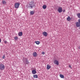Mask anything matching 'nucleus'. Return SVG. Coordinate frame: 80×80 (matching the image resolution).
I'll return each instance as SVG.
<instances>
[{"instance_id": "9d476101", "label": "nucleus", "mask_w": 80, "mask_h": 80, "mask_svg": "<svg viewBox=\"0 0 80 80\" xmlns=\"http://www.w3.org/2000/svg\"><path fill=\"white\" fill-rule=\"evenodd\" d=\"M32 74H34L37 73V71H36L35 70H32Z\"/></svg>"}, {"instance_id": "0eeeda50", "label": "nucleus", "mask_w": 80, "mask_h": 80, "mask_svg": "<svg viewBox=\"0 0 80 80\" xmlns=\"http://www.w3.org/2000/svg\"><path fill=\"white\" fill-rule=\"evenodd\" d=\"M76 26L77 27H80V23L79 22H77L76 23Z\"/></svg>"}, {"instance_id": "f03ea898", "label": "nucleus", "mask_w": 80, "mask_h": 80, "mask_svg": "<svg viewBox=\"0 0 80 80\" xmlns=\"http://www.w3.org/2000/svg\"><path fill=\"white\" fill-rule=\"evenodd\" d=\"M5 69V66L2 64L1 63L0 64V70H3Z\"/></svg>"}, {"instance_id": "2eb2a0df", "label": "nucleus", "mask_w": 80, "mask_h": 80, "mask_svg": "<svg viewBox=\"0 0 80 80\" xmlns=\"http://www.w3.org/2000/svg\"><path fill=\"white\" fill-rule=\"evenodd\" d=\"M59 76L61 78H64V75H63L60 74Z\"/></svg>"}, {"instance_id": "5701e85b", "label": "nucleus", "mask_w": 80, "mask_h": 80, "mask_svg": "<svg viewBox=\"0 0 80 80\" xmlns=\"http://www.w3.org/2000/svg\"><path fill=\"white\" fill-rule=\"evenodd\" d=\"M42 55H45V52H42Z\"/></svg>"}, {"instance_id": "a211bd4d", "label": "nucleus", "mask_w": 80, "mask_h": 80, "mask_svg": "<svg viewBox=\"0 0 80 80\" xmlns=\"http://www.w3.org/2000/svg\"><path fill=\"white\" fill-rule=\"evenodd\" d=\"M77 17H78V18H80V13H77Z\"/></svg>"}, {"instance_id": "f3484780", "label": "nucleus", "mask_w": 80, "mask_h": 80, "mask_svg": "<svg viewBox=\"0 0 80 80\" xmlns=\"http://www.w3.org/2000/svg\"><path fill=\"white\" fill-rule=\"evenodd\" d=\"M71 19V18L69 16H68V17L67 18V20H68V22L70 21Z\"/></svg>"}, {"instance_id": "ddd939ff", "label": "nucleus", "mask_w": 80, "mask_h": 80, "mask_svg": "<svg viewBox=\"0 0 80 80\" xmlns=\"http://www.w3.org/2000/svg\"><path fill=\"white\" fill-rule=\"evenodd\" d=\"M33 77L34 78H38V75L37 74L33 75Z\"/></svg>"}, {"instance_id": "1a4fd4ad", "label": "nucleus", "mask_w": 80, "mask_h": 80, "mask_svg": "<svg viewBox=\"0 0 80 80\" xmlns=\"http://www.w3.org/2000/svg\"><path fill=\"white\" fill-rule=\"evenodd\" d=\"M27 58H23V61L24 62V63H25L26 62V61L28 60Z\"/></svg>"}, {"instance_id": "39448f33", "label": "nucleus", "mask_w": 80, "mask_h": 80, "mask_svg": "<svg viewBox=\"0 0 80 80\" xmlns=\"http://www.w3.org/2000/svg\"><path fill=\"white\" fill-rule=\"evenodd\" d=\"M58 11L59 13H61L62 12V8L61 7H58Z\"/></svg>"}, {"instance_id": "9b49d317", "label": "nucleus", "mask_w": 80, "mask_h": 80, "mask_svg": "<svg viewBox=\"0 0 80 80\" xmlns=\"http://www.w3.org/2000/svg\"><path fill=\"white\" fill-rule=\"evenodd\" d=\"M22 32H20L18 33V35L19 37H21L22 36Z\"/></svg>"}, {"instance_id": "7ed1b4c3", "label": "nucleus", "mask_w": 80, "mask_h": 80, "mask_svg": "<svg viewBox=\"0 0 80 80\" xmlns=\"http://www.w3.org/2000/svg\"><path fill=\"white\" fill-rule=\"evenodd\" d=\"M53 63L55 65H59V62H58V61L56 59L54 60Z\"/></svg>"}, {"instance_id": "20e7f679", "label": "nucleus", "mask_w": 80, "mask_h": 80, "mask_svg": "<svg viewBox=\"0 0 80 80\" xmlns=\"http://www.w3.org/2000/svg\"><path fill=\"white\" fill-rule=\"evenodd\" d=\"M20 6V3H15L14 5L15 8H18V7H19V6Z\"/></svg>"}, {"instance_id": "412c9836", "label": "nucleus", "mask_w": 80, "mask_h": 80, "mask_svg": "<svg viewBox=\"0 0 80 80\" xmlns=\"http://www.w3.org/2000/svg\"><path fill=\"white\" fill-rule=\"evenodd\" d=\"M24 63L28 65V64H29V61L28 60L27 61L25 62Z\"/></svg>"}, {"instance_id": "a878e982", "label": "nucleus", "mask_w": 80, "mask_h": 80, "mask_svg": "<svg viewBox=\"0 0 80 80\" xmlns=\"http://www.w3.org/2000/svg\"><path fill=\"white\" fill-rule=\"evenodd\" d=\"M4 43H7V41H5Z\"/></svg>"}, {"instance_id": "aec40b11", "label": "nucleus", "mask_w": 80, "mask_h": 80, "mask_svg": "<svg viewBox=\"0 0 80 80\" xmlns=\"http://www.w3.org/2000/svg\"><path fill=\"white\" fill-rule=\"evenodd\" d=\"M43 9H46L47 8V6L45 5H44L42 6Z\"/></svg>"}, {"instance_id": "c85d7f7f", "label": "nucleus", "mask_w": 80, "mask_h": 80, "mask_svg": "<svg viewBox=\"0 0 80 80\" xmlns=\"http://www.w3.org/2000/svg\"><path fill=\"white\" fill-rule=\"evenodd\" d=\"M78 48L79 49H80V47H79Z\"/></svg>"}, {"instance_id": "bb28decb", "label": "nucleus", "mask_w": 80, "mask_h": 80, "mask_svg": "<svg viewBox=\"0 0 80 80\" xmlns=\"http://www.w3.org/2000/svg\"><path fill=\"white\" fill-rule=\"evenodd\" d=\"M78 22L79 23H80V19L78 20Z\"/></svg>"}, {"instance_id": "cd10ccee", "label": "nucleus", "mask_w": 80, "mask_h": 80, "mask_svg": "<svg viewBox=\"0 0 80 80\" xmlns=\"http://www.w3.org/2000/svg\"><path fill=\"white\" fill-rule=\"evenodd\" d=\"M63 12H65V10L64 9V10H63Z\"/></svg>"}, {"instance_id": "393cba45", "label": "nucleus", "mask_w": 80, "mask_h": 80, "mask_svg": "<svg viewBox=\"0 0 80 80\" xmlns=\"http://www.w3.org/2000/svg\"><path fill=\"white\" fill-rule=\"evenodd\" d=\"M69 67L70 68H72V66H71V65H69Z\"/></svg>"}, {"instance_id": "6e6552de", "label": "nucleus", "mask_w": 80, "mask_h": 80, "mask_svg": "<svg viewBox=\"0 0 80 80\" xmlns=\"http://www.w3.org/2000/svg\"><path fill=\"white\" fill-rule=\"evenodd\" d=\"M32 55H33L34 57H37V56L38 55L37 53L36 52H34L33 53Z\"/></svg>"}, {"instance_id": "6ab92c4d", "label": "nucleus", "mask_w": 80, "mask_h": 80, "mask_svg": "<svg viewBox=\"0 0 80 80\" xmlns=\"http://www.w3.org/2000/svg\"><path fill=\"white\" fill-rule=\"evenodd\" d=\"M34 11H30V13L31 14V15H33V14H34Z\"/></svg>"}, {"instance_id": "c756f323", "label": "nucleus", "mask_w": 80, "mask_h": 80, "mask_svg": "<svg viewBox=\"0 0 80 80\" xmlns=\"http://www.w3.org/2000/svg\"><path fill=\"white\" fill-rule=\"evenodd\" d=\"M0 42H1V39H0Z\"/></svg>"}, {"instance_id": "4be33fe9", "label": "nucleus", "mask_w": 80, "mask_h": 80, "mask_svg": "<svg viewBox=\"0 0 80 80\" xmlns=\"http://www.w3.org/2000/svg\"><path fill=\"white\" fill-rule=\"evenodd\" d=\"M14 39L15 40H18V37H15Z\"/></svg>"}, {"instance_id": "423d86ee", "label": "nucleus", "mask_w": 80, "mask_h": 80, "mask_svg": "<svg viewBox=\"0 0 80 80\" xmlns=\"http://www.w3.org/2000/svg\"><path fill=\"white\" fill-rule=\"evenodd\" d=\"M42 35L45 37H47V35H48V33L47 32H42Z\"/></svg>"}, {"instance_id": "4468645a", "label": "nucleus", "mask_w": 80, "mask_h": 80, "mask_svg": "<svg viewBox=\"0 0 80 80\" xmlns=\"http://www.w3.org/2000/svg\"><path fill=\"white\" fill-rule=\"evenodd\" d=\"M35 43H36V44H37V45H39V44L40 43V42L39 41H35Z\"/></svg>"}, {"instance_id": "f8f14e48", "label": "nucleus", "mask_w": 80, "mask_h": 80, "mask_svg": "<svg viewBox=\"0 0 80 80\" xmlns=\"http://www.w3.org/2000/svg\"><path fill=\"white\" fill-rule=\"evenodd\" d=\"M51 66H50L49 64L47 65V70H49L50 68H51Z\"/></svg>"}, {"instance_id": "f257e3e1", "label": "nucleus", "mask_w": 80, "mask_h": 80, "mask_svg": "<svg viewBox=\"0 0 80 80\" xmlns=\"http://www.w3.org/2000/svg\"><path fill=\"white\" fill-rule=\"evenodd\" d=\"M35 5L34 4L33 2L32 1L30 2L29 4V6L31 8H33V7H35Z\"/></svg>"}, {"instance_id": "b1692460", "label": "nucleus", "mask_w": 80, "mask_h": 80, "mask_svg": "<svg viewBox=\"0 0 80 80\" xmlns=\"http://www.w3.org/2000/svg\"><path fill=\"white\" fill-rule=\"evenodd\" d=\"M5 55H3L2 56V58L4 59H5Z\"/></svg>"}, {"instance_id": "dca6fc26", "label": "nucleus", "mask_w": 80, "mask_h": 80, "mask_svg": "<svg viewBox=\"0 0 80 80\" xmlns=\"http://www.w3.org/2000/svg\"><path fill=\"white\" fill-rule=\"evenodd\" d=\"M2 3H3V4H4V5H6V4H7V2L5 1L2 0Z\"/></svg>"}]
</instances>
